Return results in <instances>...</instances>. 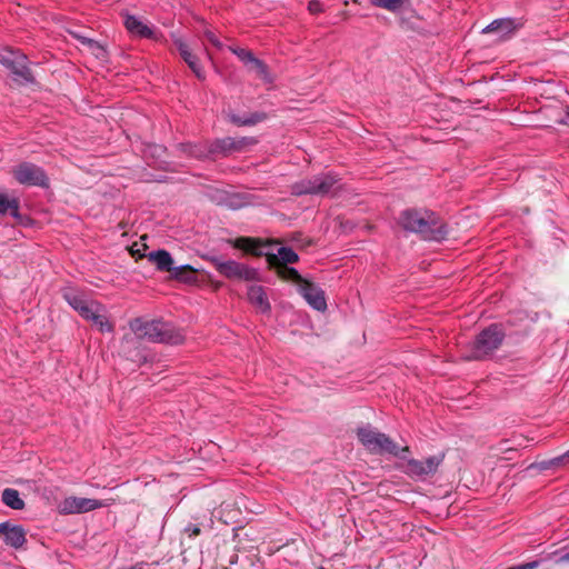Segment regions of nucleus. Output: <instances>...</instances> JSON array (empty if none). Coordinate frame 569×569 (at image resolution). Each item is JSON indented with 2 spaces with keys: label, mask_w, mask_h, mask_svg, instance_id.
Returning <instances> with one entry per match:
<instances>
[{
  "label": "nucleus",
  "mask_w": 569,
  "mask_h": 569,
  "mask_svg": "<svg viewBox=\"0 0 569 569\" xmlns=\"http://www.w3.org/2000/svg\"><path fill=\"white\" fill-rule=\"evenodd\" d=\"M399 224L411 232L420 233L427 240L440 241L447 234V228L428 210L407 209L400 213Z\"/></svg>",
  "instance_id": "1"
},
{
  "label": "nucleus",
  "mask_w": 569,
  "mask_h": 569,
  "mask_svg": "<svg viewBox=\"0 0 569 569\" xmlns=\"http://www.w3.org/2000/svg\"><path fill=\"white\" fill-rule=\"evenodd\" d=\"M129 326L139 339L170 345H179L184 340V335L180 329L159 320L144 321L136 318L130 321Z\"/></svg>",
  "instance_id": "2"
},
{
  "label": "nucleus",
  "mask_w": 569,
  "mask_h": 569,
  "mask_svg": "<svg viewBox=\"0 0 569 569\" xmlns=\"http://www.w3.org/2000/svg\"><path fill=\"white\" fill-rule=\"evenodd\" d=\"M357 437L360 443L370 453L383 455L389 453L400 459L406 458V453L410 452L408 446L400 448L396 442L391 440L389 436L378 431L371 426H363L357 429Z\"/></svg>",
  "instance_id": "3"
},
{
  "label": "nucleus",
  "mask_w": 569,
  "mask_h": 569,
  "mask_svg": "<svg viewBox=\"0 0 569 569\" xmlns=\"http://www.w3.org/2000/svg\"><path fill=\"white\" fill-rule=\"evenodd\" d=\"M505 332L498 325H491L482 330L470 343L466 359L481 360L496 351L502 343Z\"/></svg>",
  "instance_id": "4"
},
{
  "label": "nucleus",
  "mask_w": 569,
  "mask_h": 569,
  "mask_svg": "<svg viewBox=\"0 0 569 569\" xmlns=\"http://www.w3.org/2000/svg\"><path fill=\"white\" fill-rule=\"evenodd\" d=\"M210 262L217 269V271L230 279V280H242V281H259V272L254 268H250L247 264L238 262L236 260H223L219 257L210 258Z\"/></svg>",
  "instance_id": "5"
},
{
  "label": "nucleus",
  "mask_w": 569,
  "mask_h": 569,
  "mask_svg": "<svg viewBox=\"0 0 569 569\" xmlns=\"http://www.w3.org/2000/svg\"><path fill=\"white\" fill-rule=\"evenodd\" d=\"M114 499L97 500L82 497H67L58 505V511L61 515H73L89 512L96 509L109 507L114 503Z\"/></svg>",
  "instance_id": "6"
},
{
  "label": "nucleus",
  "mask_w": 569,
  "mask_h": 569,
  "mask_svg": "<svg viewBox=\"0 0 569 569\" xmlns=\"http://www.w3.org/2000/svg\"><path fill=\"white\" fill-rule=\"evenodd\" d=\"M11 173L17 182L24 186H38L46 188L49 186V179L44 170L32 163L21 162L12 168Z\"/></svg>",
  "instance_id": "7"
},
{
  "label": "nucleus",
  "mask_w": 569,
  "mask_h": 569,
  "mask_svg": "<svg viewBox=\"0 0 569 569\" xmlns=\"http://www.w3.org/2000/svg\"><path fill=\"white\" fill-rule=\"evenodd\" d=\"M445 456L436 455L428 457L425 460L417 459H408L407 457L403 459L406 463L402 467V470L406 475L411 478H422L426 476L435 475L442 463Z\"/></svg>",
  "instance_id": "8"
},
{
  "label": "nucleus",
  "mask_w": 569,
  "mask_h": 569,
  "mask_svg": "<svg viewBox=\"0 0 569 569\" xmlns=\"http://www.w3.org/2000/svg\"><path fill=\"white\" fill-rule=\"evenodd\" d=\"M149 261L153 262L157 268L161 271H173V274L178 279L189 280V277L184 273H193L194 270L189 266H181L172 268L173 260L171 254L166 250L152 251L148 254Z\"/></svg>",
  "instance_id": "9"
},
{
  "label": "nucleus",
  "mask_w": 569,
  "mask_h": 569,
  "mask_svg": "<svg viewBox=\"0 0 569 569\" xmlns=\"http://www.w3.org/2000/svg\"><path fill=\"white\" fill-rule=\"evenodd\" d=\"M522 27L523 21L521 19L501 18L493 20L485 27L482 33H496L499 40H507Z\"/></svg>",
  "instance_id": "10"
},
{
  "label": "nucleus",
  "mask_w": 569,
  "mask_h": 569,
  "mask_svg": "<svg viewBox=\"0 0 569 569\" xmlns=\"http://www.w3.org/2000/svg\"><path fill=\"white\" fill-rule=\"evenodd\" d=\"M256 143H257V140L252 137H242V138L227 137V138L216 141L209 151L212 153L220 152L223 154H228L231 152L243 151L248 147L253 146Z\"/></svg>",
  "instance_id": "11"
},
{
  "label": "nucleus",
  "mask_w": 569,
  "mask_h": 569,
  "mask_svg": "<svg viewBox=\"0 0 569 569\" xmlns=\"http://www.w3.org/2000/svg\"><path fill=\"white\" fill-rule=\"evenodd\" d=\"M298 290L313 309L318 311H325L327 309L325 292L315 283L305 280L303 282L300 283Z\"/></svg>",
  "instance_id": "12"
},
{
  "label": "nucleus",
  "mask_w": 569,
  "mask_h": 569,
  "mask_svg": "<svg viewBox=\"0 0 569 569\" xmlns=\"http://www.w3.org/2000/svg\"><path fill=\"white\" fill-rule=\"evenodd\" d=\"M0 536L7 546L13 549L22 548L27 542V533L22 526L12 525L10 522L0 523Z\"/></svg>",
  "instance_id": "13"
},
{
  "label": "nucleus",
  "mask_w": 569,
  "mask_h": 569,
  "mask_svg": "<svg viewBox=\"0 0 569 569\" xmlns=\"http://www.w3.org/2000/svg\"><path fill=\"white\" fill-rule=\"evenodd\" d=\"M90 306V311L83 316V319L90 321L100 332H112L113 325L108 319L106 307L99 301Z\"/></svg>",
  "instance_id": "14"
},
{
  "label": "nucleus",
  "mask_w": 569,
  "mask_h": 569,
  "mask_svg": "<svg viewBox=\"0 0 569 569\" xmlns=\"http://www.w3.org/2000/svg\"><path fill=\"white\" fill-rule=\"evenodd\" d=\"M62 297L82 318L90 311V305L97 302V300L89 299L83 292L73 288H64Z\"/></svg>",
  "instance_id": "15"
},
{
  "label": "nucleus",
  "mask_w": 569,
  "mask_h": 569,
  "mask_svg": "<svg viewBox=\"0 0 569 569\" xmlns=\"http://www.w3.org/2000/svg\"><path fill=\"white\" fill-rule=\"evenodd\" d=\"M317 196L335 194L340 190L339 178L331 173L316 176Z\"/></svg>",
  "instance_id": "16"
},
{
  "label": "nucleus",
  "mask_w": 569,
  "mask_h": 569,
  "mask_svg": "<svg viewBox=\"0 0 569 569\" xmlns=\"http://www.w3.org/2000/svg\"><path fill=\"white\" fill-rule=\"evenodd\" d=\"M174 44H176L181 58L186 61V63L194 72V74L199 79H203L204 74H203L202 68L199 64L197 57L189 50V47L187 46V43L183 42L182 39L176 38Z\"/></svg>",
  "instance_id": "17"
},
{
  "label": "nucleus",
  "mask_w": 569,
  "mask_h": 569,
  "mask_svg": "<svg viewBox=\"0 0 569 569\" xmlns=\"http://www.w3.org/2000/svg\"><path fill=\"white\" fill-rule=\"evenodd\" d=\"M268 258V262L272 267H278L280 264L287 266L288 263H295L299 260L298 254L288 247L278 248L277 253H266Z\"/></svg>",
  "instance_id": "18"
},
{
  "label": "nucleus",
  "mask_w": 569,
  "mask_h": 569,
  "mask_svg": "<svg viewBox=\"0 0 569 569\" xmlns=\"http://www.w3.org/2000/svg\"><path fill=\"white\" fill-rule=\"evenodd\" d=\"M248 300L251 305L259 309V311L263 313L270 311L271 307L263 287L250 286L248 289Z\"/></svg>",
  "instance_id": "19"
},
{
  "label": "nucleus",
  "mask_w": 569,
  "mask_h": 569,
  "mask_svg": "<svg viewBox=\"0 0 569 569\" xmlns=\"http://www.w3.org/2000/svg\"><path fill=\"white\" fill-rule=\"evenodd\" d=\"M124 26L127 30L133 36L147 39L154 38V31L133 16H128L126 18Z\"/></svg>",
  "instance_id": "20"
},
{
  "label": "nucleus",
  "mask_w": 569,
  "mask_h": 569,
  "mask_svg": "<svg viewBox=\"0 0 569 569\" xmlns=\"http://www.w3.org/2000/svg\"><path fill=\"white\" fill-rule=\"evenodd\" d=\"M26 56L19 54L14 59L3 58L1 62L12 69L13 73L26 81H32L31 71L26 67Z\"/></svg>",
  "instance_id": "21"
},
{
  "label": "nucleus",
  "mask_w": 569,
  "mask_h": 569,
  "mask_svg": "<svg viewBox=\"0 0 569 569\" xmlns=\"http://www.w3.org/2000/svg\"><path fill=\"white\" fill-rule=\"evenodd\" d=\"M232 244L234 248L254 256H261L263 253L261 250L262 243L253 238L240 237L233 240Z\"/></svg>",
  "instance_id": "22"
},
{
  "label": "nucleus",
  "mask_w": 569,
  "mask_h": 569,
  "mask_svg": "<svg viewBox=\"0 0 569 569\" xmlns=\"http://www.w3.org/2000/svg\"><path fill=\"white\" fill-rule=\"evenodd\" d=\"M291 193L295 196L315 194L317 196L316 176L302 179L291 186Z\"/></svg>",
  "instance_id": "23"
},
{
  "label": "nucleus",
  "mask_w": 569,
  "mask_h": 569,
  "mask_svg": "<svg viewBox=\"0 0 569 569\" xmlns=\"http://www.w3.org/2000/svg\"><path fill=\"white\" fill-rule=\"evenodd\" d=\"M6 213L17 218L19 216V200L0 192V214Z\"/></svg>",
  "instance_id": "24"
},
{
  "label": "nucleus",
  "mask_w": 569,
  "mask_h": 569,
  "mask_svg": "<svg viewBox=\"0 0 569 569\" xmlns=\"http://www.w3.org/2000/svg\"><path fill=\"white\" fill-rule=\"evenodd\" d=\"M2 501L6 506L14 509L21 510L24 507L23 500L20 498L18 490L7 488L2 492Z\"/></svg>",
  "instance_id": "25"
},
{
  "label": "nucleus",
  "mask_w": 569,
  "mask_h": 569,
  "mask_svg": "<svg viewBox=\"0 0 569 569\" xmlns=\"http://www.w3.org/2000/svg\"><path fill=\"white\" fill-rule=\"evenodd\" d=\"M274 268L277 270V274L281 279L292 281V282L297 283L298 287L300 286L301 282H303L306 280L300 276V273L297 271V269H295L292 267L280 264Z\"/></svg>",
  "instance_id": "26"
},
{
  "label": "nucleus",
  "mask_w": 569,
  "mask_h": 569,
  "mask_svg": "<svg viewBox=\"0 0 569 569\" xmlns=\"http://www.w3.org/2000/svg\"><path fill=\"white\" fill-rule=\"evenodd\" d=\"M378 7L387 9L389 11H396L402 7L407 0H372Z\"/></svg>",
  "instance_id": "27"
},
{
  "label": "nucleus",
  "mask_w": 569,
  "mask_h": 569,
  "mask_svg": "<svg viewBox=\"0 0 569 569\" xmlns=\"http://www.w3.org/2000/svg\"><path fill=\"white\" fill-rule=\"evenodd\" d=\"M551 558H555V562L557 565H569V546H566L562 549L556 550L550 555Z\"/></svg>",
  "instance_id": "28"
},
{
  "label": "nucleus",
  "mask_w": 569,
  "mask_h": 569,
  "mask_svg": "<svg viewBox=\"0 0 569 569\" xmlns=\"http://www.w3.org/2000/svg\"><path fill=\"white\" fill-rule=\"evenodd\" d=\"M264 119L263 114L256 113L251 116L250 118L241 119L238 117H233L232 121L239 126H252L256 124Z\"/></svg>",
  "instance_id": "29"
},
{
  "label": "nucleus",
  "mask_w": 569,
  "mask_h": 569,
  "mask_svg": "<svg viewBox=\"0 0 569 569\" xmlns=\"http://www.w3.org/2000/svg\"><path fill=\"white\" fill-rule=\"evenodd\" d=\"M230 50L244 63H251L254 57L251 51L242 48H230Z\"/></svg>",
  "instance_id": "30"
},
{
  "label": "nucleus",
  "mask_w": 569,
  "mask_h": 569,
  "mask_svg": "<svg viewBox=\"0 0 569 569\" xmlns=\"http://www.w3.org/2000/svg\"><path fill=\"white\" fill-rule=\"evenodd\" d=\"M182 148L184 152L189 153L194 158H202L206 157L207 154L206 150H203L201 147L197 144H183Z\"/></svg>",
  "instance_id": "31"
},
{
  "label": "nucleus",
  "mask_w": 569,
  "mask_h": 569,
  "mask_svg": "<svg viewBox=\"0 0 569 569\" xmlns=\"http://www.w3.org/2000/svg\"><path fill=\"white\" fill-rule=\"evenodd\" d=\"M88 46L94 56L99 59H104L107 56L106 49L93 40H88Z\"/></svg>",
  "instance_id": "32"
},
{
  "label": "nucleus",
  "mask_w": 569,
  "mask_h": 569,
  "mask_svg": "<svg viewBox=\"0 0 569 569\" xmlns=\"http://www.w3.org/2000/svg\"><path fill=\"white\" fill-rule=\"evenodd\" d=\"M251 63L253 64L254 70L261 78L266 79L268 77L267 66L261 60L254 58V60Z\"/></svg>",
  "instance_id": "33"
},
{
  "label": "nucleus",
  "mask_w": 569,
  "mask_h": 569,
  "mask_svg": "<svg viewBox=\"0 0 569 569\" xmlns=\"http://www.w3.org/2000/svg\"><path fill=\"white\" fill-rule=\"evenodd\" d=\"M251 63L253 64L254 70L261 78L266 79L268 77L267 66L261 60L254 58V60Z\"/></svg>",
  "instance_id": "34"
},
{
  "label": "nucleus",
  "mask_w": 569,
  "mask_h": 569,
  "mask_svg": "<svg viewBox=\"0 0 569 569\" xmlns=\"http://www.w3.org/2000/svg\"><path fill=\"white\" fill-rule=\"evenodd\" d=\"M308 10L310 13L317 14L322 11V6L319 0H310L308 3Z\"/></svg>",
  "instance_id": "35"
},
{
  "label": "nucleus",
  "mask_w": 569,
  "mask_h": 569,
  "mask_svg": "<svg viewBox=\"0 0 569 569\" xmlns=\"http://www.w3.org/2000/svg\"><path fill=\"white\" fill-rule=\"evenodd\" d=\"M204 36L214 47H217L219 49L222 48V43L219 41V39L217 38V36L212 31L207 30L204 32Z\"/></svg>",
  "instance_id": "36"
},
{
  "label": "nucleus",
  "mask_w": 569,
  "mask_h": 569,
  "mask_svg": "<svg viewBox=\"0 0 569 569\" xmlns=\"http://www.w3.org/2000/svg\"><path fill=\"white\" fill-rule=\"evenodd\" d=\"M184 532L189 536V537H196V536H199L201 530L198 526L196 525H189L184 528Z\"/></svg>",
  "instance_id": "37"
},
{
  "label": "nucleus",
  "mask_w": 569,
  "mask_h": 569,
  "mask_svg": "<svg viewBox=\"0 0 569 569\" xmlns=\"http://www.w3.org/2000/svg\"><path fill=\"white\" fill-rule=\"evenodd\" d=\"M553 463H556V465L569 463V450L567 452H565L563 455L555 458Z\"/></svg>",
  "instance_id": "38"
},
{
  "label": "nucleus",
  "mask_w": 569,
  "mask_h": 569,
  "mask_svg": "<svg viewBox=\"0 0 569 569\" xmlns=\"http://www.w3.org/2000/svg\"><path fill=\"white\" fill-rule=\"evenodd\" d=\"M567 117L569 118V110L567 111Z\"/></svg>",
  "instance_id": "39"
}]
</instances>
